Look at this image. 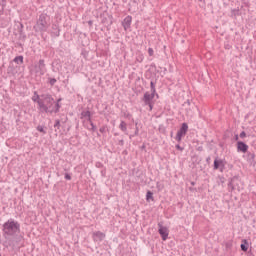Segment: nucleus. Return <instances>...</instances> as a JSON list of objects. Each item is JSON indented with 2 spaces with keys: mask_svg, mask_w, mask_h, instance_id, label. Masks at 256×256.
<instances>
[{
  "mask_svg": "<svg viewBox=\"0 0 256 256\" xmlns=\"http://www.w3.org/2000/svg\"><path fill=\"white\" fill-rule=\"evenodd\" d=\"M32 100H33V101H41V100H39V96H34V97H32Z\"/></svg>",
  "mask_w": 256,
  "mask_h": 256,
  "instance_id": "21",
  "label": "nucleus"
},
{
  "mask_svg": "<svg viewBox=\"0 0 256 256\" xmlns=\"http://www.w3.org/2000/svg\"><path fill=\"white\" fill-rule=\"evenodd\" d=\"M81 118H82V119H83V118H86V119H88V121H91V112H90L89 110L83 111V112L81 113Z\"/></svg>",
  "mask_w": 256,
  "mask_h": 256,
  "instance_id": "12",
  "label": "nucleus"
},
{
  "mask_svg": "<svg viewBox=\"0 0 256 256\" xmlns=\"http://www.w3.org/2000/svg\"><path fill=\"white\" fill-rule=\"evenodd\" d=\"M52 83H55V80H53Z\"/></svg>",
  "mask_w": 256,
  "mask_h": 256,
  "instance_id": "23",
  "label": "nucleus"
},
{
  "mask_svg": "<svg viewBox=\"0 0 256 256\" xmlns=\"http://www.w3.org/2000/svg\"><path fill=\"white\" fill-rule=\"evenodd\" d=\"M19 223L8 220L3 225V231L6 235H15V233L19 232Z\"/></svg>",
  "mask_w": 256,
  "mask_h": 256,
  "instance_id": "2",
  "label": "nucleus"
},
{
  "mask_svg": "<svg viewBox=\"0 0 256 256\" xmlns=\"http://www.w3.org/2000/svg\"><path fill=\"white\" fill-rule=\"evenodd\" d=\"M240 137L241 139H245V137H247V134L245 132H241Z\"/></svg>",
  "mask_w": 256,
  "mask_h": 256,
  "instance_id": "19",
  "label": "nucleus"
},
{
  "mask_svg": "<svg viewBox=\"0 0 256 256\" xmlns=\"http://www.w3.org/2000/svg\"><path fill=\"white\" fill-rule=\"evenodd\" d=\"M38 69L36 70V73H40L41 75H43L45 73L44 69H45V61L44 60H40L39 64H38Z\"/></svg>",
  "mask_w": 256,
  "mask_h": 256,
  "instance_id": "11",
  "label": "nucleus"
},
{
  "mask_svg": "<svg viewBox=\"0 0 256 256\" xmlns=\"http://www.w3.org/2000/svg\"><path fill=\"white\" fill-rule=\"evenodd\" d=\"M176 148L181 149V146L177 145Z\"/></svg>",
  "mask_w": 256,
  "mask_h": 256,
  "instance_id": "22",
  "label": "nucleus"
},
{
  "mask_svg": "<svg viewBox=\"0 0 256 256\" xmlns=\"http://www.w3.org/2000/svg\"><path fill=\"white\" fill-rule=\"evenodd\" d=\"M158 233L161 235L164 241H167L169 237V228L164 227L163 225H159Z\"/></svg>",
  "mask_w": 256,
  "mask_h": 256,
  "instance_id": "7",
  "label": "nucleus"
},
{
  "mask_svg": "<svg viewBox=\"0 0 256 256\" xmlns=\"http://www.w3.org/2000/svg\"><path fill=\"white\" fill-rule=\"evenodd\" d=\"M242 243H244L240 246L242 251L247 252L249 250V243L247 242V240H243Z\"/></svg>",
  "mask_w": 256,
  "mask_h": 256,
  "instance_id": "13",
  "label": "nucleus"
},
{
  "mask_svg": "<svg viewBox=\"0 0 256 256\" xmlns=\"http://www.w3.org/2000/svg\"><path fill=\"white\" fill-rule=\"evenodd\" d=\"M120 129H121V131H127V123L122 121L120 123Z\"/></svg>",
  "mask_w": 256,
  "mask_h": 256,
  "instance_id": "15",
  "label": "nucleus"
},
{
  "mask_svg": "<svg viewBox=\"0 0 256 256\" xmlns=\"http://www.w3.org/2000/svg\"><path fill=\"white\" fill-rule=\"evenodd\" d=\"M47 16L45 14L40 15L39 20L37 22V27L40 31H45L47 29Z\"/></svg>",
  "mask_w": 256,
  "mask_h": 256,
  "instance_id": "5",
  "label": "nucleus"
},
{
  "mask_svg": "<svg viewBox=\"0 0 256 256\" xmlns=\"http://www.w3.org/2000/svg\"><path fill=\"white\" fill-rule=\"evenodd\" d=\"M154 51H153V48H149L148 49V55L150 56V57H153V55H154Z\"/></svg>",
  "mask_w": 256,
  "mask_h": 256,
  "instance_id": "17",
  "label": "nucleus"
},
{
  "mask_svg": "<svg viewBox=\"0 0 256 256\" xmlns=\"http://www.w3.org/2000/svg\"><path fill=\"white\" fill-rule=\"evenodd\" d=\"M225 165H227L225 160H222V159L214 160V169L215 170L219 169V171H221V173H223V171H225Z\"/></svg>",
  "mask_w": 256,
  "mask_h": 256,
  "instance_id": "6",
  "label": "nucleus"
},
{
  "mask_svg": "<svg viewBox=\"0 0 256 256\" xmlns=\"http://www.w3.org/2000/svg\"><path fill=\"white\" fill-rule=\"evenodd\" d=\"M94 241H103L105 239V233L97 231L93 233Z\"/></svg>",
  "mask_w": 256,
  "mask_h": 256,
  "instance_id": "10",
  "label": "nucleus"
},
{
  "mask_svg": "<svg viewBox=\"0 0 256 256\" xmlns=\"http://www.w3.org/2000/svg\"><path fill=\"white\" fill-rule=\"evenodd\" d=\"M14 62H15V63H23V56H17V57L14 59Z\"/></svg>",
  "mask_w": 256,
  "mask_h": 256,
  "instance_id": "16",
  "label": "nucleus"
},
{
  "mask_svg": "<svg viewBox=\"0 0 256 256\" xmlns=\"http://www.w3.org/2000/svg\"><path fill=\"white\" fill-rule=\"evenodd\" d=\"M37 131H39L40 133H45V129L42 126H38Z\"/></svg>",
  "mask_w": 256,
  "mask_h": 256,
  "instance_id": "18",
  "label": "nucleus"
},
{
  "mask_svg": "<svg viewBox=\"0 0 256 256\" xmlns=\"http://www.w3.org/2000/svg\"><path fill=\"white\" fill-rule=\"evenodd\" d=\"M59 101H61V99L55 103V99H53V97L46 96L44 100L38 101V105L41 111H45V113H57L59 109H61Z\"/></svg>",
  "mask_w": 256,
  "mask_h": 256,
  "instance_id": "1",
  "label": "nucleus"
},
{
  "mask_svg": "<svg viewBox=\"0 0 256 256\" xmlns=\"http://www.w3.org/2000/svg\"><path fill=\"white\" fill-rule=\"evenodd\" d=\"M188 130L189 126L187 125V123H183L180 130L176 134V141H178V143H181V139H183V137L187 135Z\"/></svg>",
  "mask_w": 256,
  "mask_h": 256,
  "instance_id": "3",
  "label": "nucleus"
},
{
  "mask_svg": "<svg viewBox=\"0 0 256 256\" xmlns=\"http://www.w3.org/2000/svg\"><path fill=\"white\" fill-rule=\"evenodd\" d=\"M65 179H67V181H71V175L65 174Z\"/></svg>",
  "mask_w": 256,
  "mask_h": 256,
  "instance_id": "20",
  "label": "nucleus"
},
{
  "mask_svg": "<svg viewBox=\"0 0 256 256\" xmlns=\"http://www.w3.org/2000/svg\"><path fill=\"white\" fill-rule=\"evenodd\" d=\"M237 151H240L241 153H247V151H249V146L244 142H237Z\"/></svg>",
  "mask_w": 256,
  "mask_h": 256,
  "instance_id": "9",
  "label": "nucleus"
},
{
  "mask_svg": "<svg viewBox=\"0 0 256 256\" xmlns=\"http://www.w3.org/2000/svg\"><path fill=\"white\" fill-rule=\"evenodd\" d=\"M146 201H153V192H151V191L147 192Z\"/></svg>",
  "mask_w": 256,
  "mask_h": 256,
  "instance_id": "14",
  "label": "nucleus"
},
{
  "mask_svg": "<svg viewBox=\"0 0 256 256\" xmlns=\"http://www.w3.org/2000/svg\"><path fill=\"white\" fill-rule=\"evenodd\" d=\"M133 22V17L126 16L122 22V25L124 27V31H127V29H131V23Z\"/></svg>",
  "mask_w": 256,
  "mask_h": 256,
  "instance_id": "8",
  "label": "nucleus"
},
{
  "mask_svg": "<svg viewBox=\"0 0 256 256\" xmlns=\"http://www.w3.org/2000/svg\"><path fill=\"white\" fill-rule=\"evenodd\" d=\"M153 99H155V90L152 93L146 92L144 94V102L149 105L150 111H153Z\"/></svg>",
  "mask_w": 256,
  "mask_h": 256,
  "instance_id": "4",
  "label": "nucleus"
}]
</instances>
